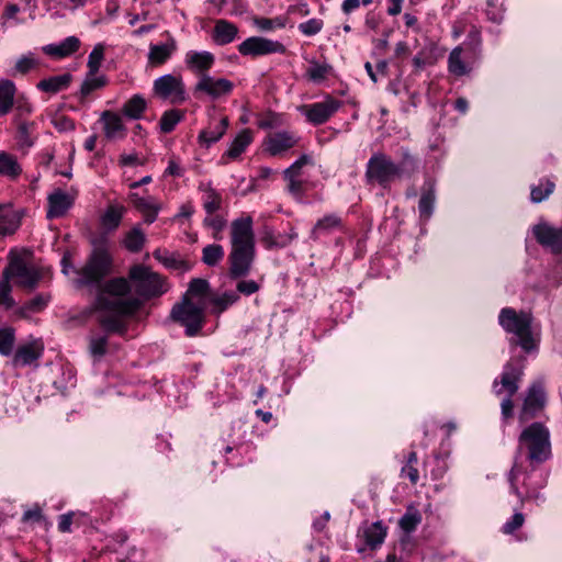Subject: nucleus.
Wrapping results in <instances>:
<instances>
[{
	"instance_id": "20",
	"label": "nucleus",
	"mask_w": 562,
	"mask_h": 562,
	"mask_svg": "<svg viewBox=\"0 0 562 562\" xmlns=\"http://www.w3.org/2000/svg\"><path fill=\"white\" fill-rule=\"evenodd\" d=\"M130 200L133 205L144 215L145 222L151 224L155 222L160 204L153 198H140L136 193L130 194Z\"/></svg>"
},
{
	"instance_id": "32",
	"label": "nucleus",
	"mask_w": 562,
	"mask_h": 562,
	"mask_svg": "<svg viewBox=\"0 0 562 562\" xmlns=\"http://www.w3.org/2000/svg\"><path fill=\"white\" fill-rule=\"evenodd\" d=\"M228 126V119L223 117L213 130L202 131L199 135V143L202 146L209 147L217 142L225 133Z\"/></svg>"
},
{
	"instance_id": "6",
	"label": "nucleus",
	"mask_w": 562,
	"mask_h": 562,
	"mask_svg": "<svg viewBox=\"0 0 562 562\" xmlns=\"http://www.w3.org/2000/svg\"><path fill=\"white\" fill-rule=\"evenodd\" d=\"M111 258L102 248H97L91 254L87 263L77 270L78 279L75 281L78 286L98 284L110 273Z\"/></svg>"
},
{
	"instance_id": "40",
	"label": "nucleus",
	"mask_w": 562,
	"mask_h": 562,
	"mask_svg": "<svg viewBox=\"0 0 562 562\" xmlns=\"http://www.w3.org/2000/svg\"><path fill=\"white\" fill-rule=\"evenodd\" d=\"M224 258V249L221 245H207L202 250V261L210 267L216 266Z\"/></svg>"
},
{
	"instance_id": "64",
	"label": "nucleus",
	"mask_w": 562,
	"mask_h": 562,
	"mask_svg": "<svg viewBox=\"0 0 562 562\" xmlns=\"http://www.w3.org/2000/svg\"><path fill=\"white\" fill-rule=\"evenodd\" d=\"M54 125L59 131H71L75 127V124L71 120L65 116H59L54 120Z\"/></svg>"
},
{
	"instance_id": "49",
	"label": "nucleus",
	"mask_w": 562,
	"mask_h": 562,
	"mask_svg": "<svg viewBox=\"0 0 562 562\" xmlns=\"http://www.w3.org/2000/svg\"><path fill=\"white\" fill-rule=\"evenodd\" d=\"M14 344V331L11 328L0 329V353L9 356Z\"/></svg>"
},
{
	"instance_id": "26",
	"label": "nucleus",
	"mask_w": 562,
	"mask_h": 562,
	"mask_svg": "<svg viewBox=\"0 0 562 562\" xmlns=\"http://www.w3.org/2000/svg\"><path fill=\"white\" fill-rule=\"evenodd\" d=\"M238 33L235 24L227 20H217L213 31V40L218 45H226L233 42Z\"/></svg>"
},
{
	"instance_id": "3",
	"label": "nucleus",
	"mask_w": 562,
	"mask_h": 562,
	"mask_svg": "<svg viewBox=\"0 0 562 562\" xmlns=\"http://www.w3.org/2000/svg\"><path fill=\"white\" fill-rule=\"evenodd\" d=\"M205 306L204 300L182 299L181 302L173 305L170 318L186 327V334L189 337L195 336L204 324Z\"/></svg>"
},
{
	"instance_id": "17",
	"label": "nucleus",
	"mask_w": 562,
	"mask_h": 562,
	"mask_svg": "<svg viewBox=\"0 0 562 562\" xmlns=\"http://www.w3.org/2000/svg\"><path fill=\"white\" fill-rule=\"evenodd\" d=\"M521 373L522 372L519 367L507 363L501 376L502 387L497 389L498 383L497 381L494 382L495 393L499 395L502 391L505 390L508 393V396L512 397L519 389L518 381Z\"/></svg>"
},
{
	"instance_id": "56",
	"label": "nucleus",
	"mask_w": 562,
	"mask_h": 562,
	"mask_svg": "<svg viewBox=\"0 0 562 562\" xmlns=\"http://www.w3.org/2000/svg\"><path fill=\"white\" fill-rule=\"evenodd\" d=\"M20 12V8L18 4L8 3L1 14L0 24L2 27L7 26V22L11 19H15L18 13Z\"/></svg>"
},
{
	"instance_id": "31",
	"label": "nucleus",
	"mask_w": 562,
	"mask_h": 562,
	"mask_svg": "<svg viewBox=\"0 0 562 562\" xmlns=\"http://www.w3.org/2000/svg\"><path fill=\"white\" fill-rule=\"evenodd\" d=\"M363 536L367 546L375 549L383 543L386 537V528L380 521H376L364 528Z\"/></svg>"
},
{
	"instance_id": "58",
	"label": "nucleus",
	"mask_w": 562,
	"mask_h": 562,
	"mask_svg": "<svg viewBox=\"0 0 562 562\" xmlns=\"http://www.w3.org/2000/svg\"><path fill=\"white\" fill-rule=\"evenodd\" d=\"M299 173H291L289 177H284V179L289 182L288 189L294 195H300L303 189V184L300 180H297Z\"/></svg>"
},
{
	"instance_id": "24",
	"label": "nucleus",
	"mask_w": 562,
	"mask_h": 562,
	"mask_svg": "<svg viewBox=\"0 0 562 562\" xmlns=\"http://www.w3.org/2000/svg\"><path fill=\"white\" fill-rule=\"evenodd\" d=\"M342 227L341 218L336 214H328L319 218L311 232V238L317 240L323 235L331 234Z\"/></svg>"
},
{
	"instance_id": "36",
	"label": "nucleus",
	"mask_w": 562,
	"mask_h": 562,
	"mask_svg": "<svg viewBox=\"0 0 562 562\" xmlns=\"http://www.w3.org/2000/svg\"><path fill=\"white\" fill-rule=\"evenodd\" d=\"M38 65V60L36 59L35 55L33 53H27L22 56H20L12 70L11 76L16 75H26L29 71H31L33 68H35Z\"/></svg>"
},
{
	"instance_id": "57",
	"label": "nucleus",
	"mask_w": 562,
	"mask_h": 562,
	"mask_svg": "<svg viewBox=\"0 0 562 562\" xmlns=\"http://www.w3.org/2000/svg\"><path fill=\"white\" fill-rule=\"evenodd\" d=\"M259 290V284L254 280H243L237 283V293L251 295Z\"/></svg>"
},
{
	"instance_id": "8",
	"label": "nucleus",
	"mask_w": 562,
	"mask_h": 562,
	"mask_svg": "<svg viewBox=\"0 0 562 562\" xmlns=\"http://www.w3.org/2000/svg\"><path fill=\"white\" fill-rule=\"evenodd\" d=\"M3 274L9 279H16V284L26 290H33L42 276L40 271L22 258L15 256L11 259L9 266L3 270Z\"/></svg>"
},
{
	"instance_id": "63",
	"label": "nucleus",
	"mask_w": 562,
	"mask_h": 562,
	"mask_svg": "<svg viewBox=\"0 0 562 562\" xmlns=\"http://www.w3.org/2000/svg\"><path fill=\"white\" fill-rule=\"evenodd\" d=\"M402 475L407 476L413 484H416L419 479L418 470L411 464H405L402 468Z\"/></svg>"
},
{
	"instance_id": "42",
	"label": "nucleus",
	"mask_w": 562,
	"mask_h": 562,
	"mask_svg": "<svg viewBox=\"0 0 562 562\" xmlns=\"http://www.w3.org/2000/svg\"><path fill=\"white\" fill-rule=\"evenodd\" d=\"M239 300V295L236 291H227L222 295L215 296L212 300L214 305V312L220 314L224 312L226 308L235 304Z\"/></svg>"
},
{
	"instance_id": "51",
	"label": "nucleus",
	"mask_w": 562,
	"mask_h": 562,
	"mask_svg": "<svg viewBox=\"0 0 562 562\" xmlns=\"http://www.w3.org/2000/svg\"><path fill=\"white\" fill-rule=\"evenodd\" d=\"M519 473H520V468L517 464H514L508 473V482H509L510 492L519 498L521 504H524L527 497H525L520 493V491L516 484V480H517Z\"/></svg>"
},
{
	"instance_id": "1",
	"label": "nucleus",
	"mask_w": 562,
	"mask_h": 562,
	"mask_svg": "<svg viewBox=\"0 0 562 562\" xmlns=\"http://www.w3.org/2000/svg\"><path fill=\"white\" fill-rule=\"evenodd\" d=\"M130 282L124 278H115L100 288L94 311L100 325L109 333H123L125 329L124 316L132 315L142 305V302L127 296L131 286L143 299H151L166 293L169 285L166 279L143 265H135L130 269Z\"/></svg>"
},
{
	"instance_id": "34",
	"label": "nucleus",
	"mask_w": 562,
	"mask_h": 562,
	"mask_svg": "<svg viewBox=\"0 0 562 562\" xmlns=\"http://www.w3.org/2000/svg\"><path fill=\"white\" fill-rule=\"evenodd\" d=\"M21 172L22 168L14 156L5 151H0V173L11 179H15Z\"/></svg>"
},
{
	"instance_id": "25",
	"label": "nucleus",
	"mask_w": 562,
	"mask_h": 562,
	"mask_svg": "<svg viewBox=\"0 0 562 562\" xmlns=\"http://www.w3.org/2000/svg\"><path fill=\"white\" fill-rule=\"evenodd\" d=\"M296 140L293 135L281 132L272 134L267 139V150L272 155H279L295 145Z\"/></svg>"
},
{
	"instance_id": "19",
	"label": "nucleus",
	"mask_w": 562,
	"mask_h": 562,
	"mask_svg": "<svg viewBox=\"0 0 562 562\" xmlns=\"http://www.w3.org/2000/svg\"><path fill=\"white\" fill-rule=\"evenodd\" d=\"M436 201V183L432 179H427L422 188V194L418 203L419 215L423 220L430 218L434 212Z\"/></svg>"
},
{
	"instance_id": "2",
	"label": "nucleus",
	"mask_w": 562,
	"mask_h": 562,
	"mask_svg": "<svg viewBox=\"0 0 562 562\" xmlns=\"http://www.w3.org/2000/svg\"><path fill=\"white\" fill-rule=\"evenodd\" d=\"M256 255L252 218L241 216L231 223L229 274L237 279L250 272Z\"/></svg>"
},
{
	"instance_id": "23",
	"label": "nucleus",
	"mask_w": 562,
	"mask_h": 562,
	"mask_svg": "<svg viewBox=\"0 0 562 562\" xmlns=\"http://www.w3.org/2000/svg\"><path fill=\"white\" fill-rule=\"evenodd\" d=\"M126 212V207L119 203H110L101 216V225L106 232L115 231Z\"/></svg>"
},
{
	"instance_id": "9",
	"label": "nucleus",
	"mask_w": 562,
	"mask_h": 562,
	"mask_svg": "<svg viewBox=\"0 0 562 562\" xmlns=\"http://www.w3.org/2000/svg\"><path fill=\"white\" fill-rule=\"evenodd\" d=\"M340 101L327 97L325 100L312 104H303L297 109L314 125L327 122L339 109Z\"/></svg>"
},
{
	"instance_id": "59",
	"label": "nucleus",
	"mask_w": 562,
	"mask_h": 562,
	"mask_svg": "<svg viewBox=\"0 0 562 562\" xmlns=\"http://www.w3.org/2000/svg\"><path fill=\"white\" fill-rule=\"evenodd\" d=\"M311 162V157L307 155H303L300 157L294 164H292L289 168L284 170V177L291 176V173H299L303 166Z\"/></svg>"
},
{
	"instance_id": "10",
	"label": "nucleus",
	"mask_w": 562,
	"mask_h": 562,
	"mask_svg": "<svg viewBox=\"0 0 562 562\" xmlns=\"http://www.w3.org/2000/svg\"><path fill=\"white\" fill-rule=\"evenodd\" d=\"M155 93L171 103L182 102L184 97V85L180 76L165 75L154 81Z\"/></svg>"
},
{
	"instance_id": "13",
	"label": "nucleus",
	"mask_w": 562,
	"mask_h": 562,
	"mask_svg": "<svg viewBox=\"0 0 562 562\" xmlns=\"http://www.w3.org/2000/svg\"><path fill=\"white\" fill-rule=\"evenodd\" d=\"M233 82L225 78H214L207 74H202L194 87V93H205L212 99H218L227 95L233 90Z\"/></svg>"
},
{
	"instance_id": "53",
	"label": "nucleus",
	"mask_w": 562,
	"mask_h": 562,
	"mask_svg": "<svg viewBox=\"0 0 562 562\" xmlns=\"http://www.w3.org/2000/svg\"><path fill=\"white\" fill-rule=\"evenodd\" d=\"M322 27L323 21L318 19H311L299 25V30L307 36L317 34L322 30Z\"/></svg>"
},
{
	"instance_id": "22",
	"label": "nucleus",
	"mask_w": 562,
	"mask_h": 562,
	"mask_svg": "<svg viewBox=\"0 0 562 562\" xmlns=\"http://www.w3.org/2000/svg\"><path fill=\"white\" fill-rule=\"evenodd\" d=\"M177 49L176 41L170 38L165 44L150 45L148 53V61L153 66L165 64Z\"/></svg>"
},
{
	"instance_id": "21",
	"label": "nucleus",
	"mask_w": 562,
	"mask_h": 562,
	"mask_svg": "<svg viewBox=\"0 0 562 562\" xmlns=\"http://www.w3.org/2000/svg\"><path fill=\"white\" fill-rule=\"evenodd\" d=\"M80 47V40L76 36H68L59 44H49L43 47V52L55 58H65L77 52Z\"/></svg>"
},
{
	"instance_id": "30",
	"label": "nucleus",
	"mask_w": 562,
	"mask_h": 562,
	"mask_svg": "<svg viewBox=\"0 0 562 562\" xmlns=\"http://www.w3.org/2000/svg\"><path fill=\"white\" fill-rule=\"evenodd\" d=\"M15 85L9 79L0 81V115L8 114L14 105Z\"/></svg>"
},
{
	"instance_id": "16",
	"label": "nucleus",
	"mask_w": 562,
	"mask_h": 562,
	"mask_svg": "<svg viewBox=\"0 0 562 562\" xmlns=\"http://www.w3.org/2000/svg\"><path fill=\"white\" fill-rule=\"evenodd\" d=\"M184 61L188 68L198 74L200 78L202 74H206L212 68L215 57L212 53L206 50H190L186 54Z\"/></svg>"
},
{
	"instance_id": "54",
	"label": "nucleus",
	"mask_w": 562,
	"mask_h": 562,
	"mask_svg": "<svg viewBox=\"0 0 562 562\" xmlns=\"http://www.w3.org/2000/svg\"><path fill=\"white\" fill-rule=\"evenodd\" d=\"M11 211L0 205V234L7 235L12 233L13 231L9 228V224L11 223Z\"/></svg>"
},
{
	"instance_id": "12",
	"label": "nucleus",
	"mask_w": 562,
	"mask_h": 562,
	"mask_svg": "<svg viewBox=\"0 0 562 562\" xmlns=\"http://www.w3.org/2000/svg\"><path fill=\"white\" fill-rule=\"evenodd\" d=\"M532 232L541 246L549 248L553 254L562 252V225L554 227L541 222L533 226Z\"/></svg>"
},
{
	"instance_id": "62",
	"label": "nucleus",
	"mask_w": 562,
	"mask_h": 562,
	"mask_svg": "<svg viewBox=\"0 0 562 562\" xmlns=\"http://www.w3.org/2000/svg\"><path fill=\"white\" fill-rule=\"evenodd\" d=\"M19 143L22 147H30L32 142L29 136V126L26 123H21L18 131Z\"/></svg>"
},
{
	"instance_id": "61",
	"label": "nucleus",
	"mask_w": 562,
	"mask_h": 562,
	"mask_svg": "<svg viewBox=\"0 0 562 562\" xmlns=\"http://www.w3.org/2000/svg\"><path fill=\"white\" fill-rule=\"evenodd\" d=\"M46 302L47 300L43 295H37L25 304L24 310L30 312H38L46 305Z\"/></svg>"
},
{
	"instance_id": "33",
	"label": "nucleus",
	"mask_w": 562,
	"mask_h": 562,
	"mask_svg": "<svg viewBox=\"0 0 562 562\" xmlns=\"http://www.w3.org/2000/svg\"><path fill=\"white\" fill-rule=\"evenodd\" d=\"M146 106L147 103L145 99L139 94H135L127 102H125L122 111L128 119L138 120L142 117Z\"/></svg>"
},
{
	"instance_id": "18",
	"label": "nucleus",
	"mask_w": 562,
	"mask_h": 562,
	"mask_svg": "<svg viewBox=\"0 0 562 562\" xmlns=\"http://www.w3.org/2000/svg\"><path fill=\"white\" fill-rule=\"evenodd\" d=\"M103 122L104 135L110 140L123 139L126 135V128L122 117L114 112L104 111L101 115Z\"/></svg>"
},
{
	"instance_id": "41",
	"label": "nucleus",
	"mask_w": 562,
	"mask_h": 562,
	"mask_svg": "<svg viewBox=\"0 0 562 562\" xmlns=\"http://www.w3.org/2000/svg\"><path fill=\"white\" fill-rule=\"evenodd\" d=\"M422 521L420 513L409 507L406 513L400 519V527L407 533L414 531Z\"/></svg>"
},
{
	"instance_id": "5",
	"label": "nucleus",
	"mask_w": 562,
	"mask_h": 562,
	"mask_svg": "<svg viewBox=\"0 0 562 562\" xmlns=\"http://www.w3.org/2000/svg\"><path fill=\"white\" fill-rule=\"evenodd\" d=\"M521 446H526L532 461L542 462L550 454L549 430L540 423L527 427L519 437Z\"/></svg>"
},
{
	"instance_id": "11",
	"label": "nucleus",
	"mask_w": 562,
	"mask_h": 562,
	"mask_svg": "<svg viewBox=\"0 0 562 562\" xmlns=\"http://www.w3.org/2000/svg\"><path fill=\"white\" fill-rule=\"evenodd\" d=\"M238 52L245 56H261L273 53L282 54L285 52V47L280 42L260 36H252L239 44Z\"/></svg>"
},
{
	"instance_id": "15",
	"label": "nucleus",
	"mask_w": 562,
	"mask_h": 562,
	"mask_svg": "<svg viewBox=\"0 0 562 562\" xmlns=\"http://www.w3.org/2000/svg\"><path fill=\"white\" fill-rule=\"evenodd\" d=\"M544 403L543 387L539 383H535L530 386L528 394L525 398L524 406L520 413V420L524 422L542 408Z\"/></svg>"
},
{
	"instance_id": "27",
	"label": "nucleus",
	"mask_w": 562,
	"mask_h": 562,
	"mask_svg": "<svg viewBox=\"0 0 562 562\" xmlns=\"http://www.w3.org/2000/svg\"><path fill=\"white\" fill-rule=\"evenodd\" d=\"M42 346L36 342L21 346L13 358L14 366H27L37 360L42 355Z\"/></svg>"
},
{
	"instance_id": "60",
	"label": "nucleus",
	"mask_w": 562,
	"mask_h": 562,
	"mask_svg": "<svg viewBox=\"0 0 562 562\" xmlns=\"http://www.w3.org/2000/svg\"><path fill=\"white\" fill-rule=\"evenodd\" d=\"M154 257L158 259L167 268H179L186 266L184 262L178 261L173 257H162L159 250L154 252Z\"/></svg>"
},
{
	"instance_id": "52",
	"label": "nucleus",
	"mask_w": 562,
	"mask_h": 562,
	"mask_svg": "<svg viewBox=\"0 0 562 562\" xmlns=\"http://www.w3.org/2000/svg\"><path fill=\"white\" fill-rule=\"evenodd\" d=\"M204 224L211 227L214 231L213 237L215 239H221V232L225 227V220L222 216H207L204 220Z\"/></svg>"
},
{
	"instance_id": "45",
	"label": "nucleus",
	"mask_w": 562,
	"mask_h": 562,
	"mask_svg": "<svg viewBox=\"0 0 562 562\" xmlns=\"http://www.w3.org/2000/svg\"><path fill=\"white\" fill-rule=\"evenodd\" d=\"M554 190V183L546 180L541 181L538 186H533L531 188V201L535 203L542 202L546 200Z\"/></svg>"
},
{
	"instance_id": "48",
	"label": "nucleus",
	"mask_w": 562,
	"mask_h": 562,
	"mask_svg": "<svg viewBox=\"0 0 562 562\" xmlns=\"http://www.w3.org/2000/svg\"><path fill=\"white\" fill-rule=\"evenodd\" d=\"M222 198L221 195L213 189L209 188L206 190L205 198L203 200L204 210L209 215H212L221 207Z\"/></svg>"
},
{
	"instance_id": "7",
	"label": "nucleus",
	"mask_w": 562,
	"mask_h": 562,
	"mask_svg": "<svg viewBox=\"0 0 562 562\" xmlns=\"http://www.w3.org/2000/svg\"><path fill=\"white\" fill-rule=\"evenodd\" d=\"M401 175L402 168L382 153L374 154L367 164L366 177L368 181L378 182L384 188Z\"/></svg>"
},
{
	"instance_id": "50",
	"label": "nucleus",
	"mask_w": 562,
	"mask_h": 562,
	"mask_svg": "<svg viewBox=\"0 0 562 562\" xmlns=\"http://www.w3.org/2000/svg\"><path fill=\"white\" fill-rule=\"evenodd\" d=\"M0 305L5 308H11L14 305V300L11 296L10 279L5 278L2 273V280L0 281Z\"/></svg>"
},
{
	"instance_id": "46",
	"label": "nucleus",
	"mask_w": 562,
	"mask_h": 562,
	"mask_svg": "<svg viewBox=\"0 0 562 562\" xmlns=\"http://www.w3.org/2000/svg\"><path fill=\"white\" fill-rule=\"evenodd\" d=\"M105 85L104 77H97L95 74L88 72L85 81L81 85L80 93L82 97L89 95L93 90H97Z\"/></svg>"
},
{
	"instance_id": "35",
	"label": "nucleus",
	"mask_w": 562,
	"mask_h": 562,
	"mask_svg": "<svg viewBox=\"0 0 562 562\" xmlns=\"http://www.w3.org/2000/svg\"><path fill=\"white\" fill-rule=\"evenodd\" d=\"M251 140H252L251 132L249 130L241 131L236 136V138L233 140L226 155L232 159H236L246 149V147L251 143Z\"/></svg>"
},
{
	"instance_id": "39",
	"label": "nucleus",
	"mask_w": 562,
	"mask_h": 562,
	"mask_svg": "<svg viewBox=\"0 0 562 562\" xmlns=\"http://www.w3.org/2000/svg\"><path fill=\"white\" fill-rule=\"evenodd\" d=\"M209 290V283L204 279H193L190 282L189 289L183 295V299L188 300H205V295Z\"/></svg>"
},
{
	"instance_id": "4",
	"label": "nucleus",
	"mask_w": 562,
	"mask_h": 562,
	"mask_svg": "<svg viewBox=\"0 0 562 562\" xmlns=\"http://www.w3.org/2000/svg\"><path fill=\"white\" fill-rule=\"evenodd\" d=\"M531 315L526 312L517 313L515 310L506 307L501 311L499 324L502 327L514 334L518 344L526 351L535 347V339L531 333Z\"/></svg>"
},
{
	"instance_id": "37",
	"label": "nucleus",
	"mask_w": 562,
	"mask_h": 562,
	"mask_svg": "<svg viewBox=\"0 0 562 562\" xmlns=\"http://www.w3.org/2000/svg\"><path fill=\"white\" fill-rule=\"evenodd\" d=\"M183 116L184 113L180 110L172 109L166 111L159 122L160 131L165 134L172 132Z\"/></svg>"
},
{
	"instance_id": "29",
	"label": "nucleus",
	"mask_w": 562,
	"mask_h": 562,
	"mask_svg": "<svg viewBox=\"0 0 562 562\" xmlns=\"http://www.w3.org/2000/svg\"><path fill=\"white\" fill-rule=\"evenodd\" d=\"M71 82V75L70 74H64L59 76L49 77L47 79H43L37 83V88L41 91L47 92V93H57L59 91H63L68 88V86Z\"/></svg>"
},
{
	"instance_id": "47",
	"label": "nucleus",
	"mask_w": 562,
	"mask_h": 562,
	"mask_svg": "<svg viewBox=\"0 0 562 562\" xmlns=\"http://www.w3.org/2000/svg\"><path fill=\"white\" fill-rule=\"evenodd\" d=\"M104 57L103 44H97L88 58V68L90 74H97L101 67Z\"/></svg>"
},
{
	"instance_id": "44",
	"label": "nucleus",
	"mask_w": 562,
	"mask_h": 562,
	"mask_svg": "<svg viewBox=\"0 0 562 562\" xmlns=\"http://www.w3.org/2000/svg\"><path fill=\"white\" fill-rule=\"evenodd\" d=\"M108 337L91 335L89 338V352L94 359H100L106 353Z\"/></svg>"
},
{
	"instance_id": "43",
	"label": "nucleus",
	"mask_w": 562,
	"mask_h": 562,
	"mask_svg": "<svg viewBox=\"0 0 562 562\" xmlns=\"http://www.w3.org/2000/svg\"><path fill=\"white\" fill-rule=\"evenodd\" d=\"M330 70L331 67L327 64H318L316 61H312L311 66L306 70V76L311 81L319 83L327 78Z\"/></svg>"
},
{
	"instance_id": "14",
	"label": "nucleus",
	"mask_w": 562,
	"mask_h": 562,
	"mask_svg": "<svg viewBox=\"0 0 562 562\" xmlns=\"http://www.w3.org/2000/svg\"><path fill=\"white\" fill-rule=\"evenodd\" d=\"M75 196V193H68L60 189L54 190L47 198V217L57 218L64 216L72 206Z\"/></svg>"
},
{
	"instance_id": "38",
	"label": "nucleus",
	"mask_w": 562,
	"mask_h": 562,
	"mask_svg": "<svg viewBox=\"0 0 562 562\" xmlns=\"http://www.w3.org/2000/svg\"><path fill=\"white\" fill-rule=\"evenodd\" d=\"M145 243V234L143 231L135 226L130 232L126 233L124 238V246L133 252H137L142 249Z\"/></svg>"
},
{
	"instance_id": "28",
	"label": "nucleus",
	"mask_w": 562,
	"mask_h": 562,
	"mask_svg": "<svg viewBox=\"0 0 562 562\" xmlns=\"http://www.w3.org/2000/svg\"><path fill=\"white\" fill-rule=\"evenodd\" d=\"M463 48L461 46L454 47L448 57V70L457 77L468 75L471 71V66L462 57Z\"/></svg>"
},
{
	"instance_id": "55",
	"label": "nucleus",
	"mask_w": 562,
	"mask_h": 562,
	"mask_svg": "<svg viewBox=\"0 0 562 562\" xmlns=\"http://www.w3.org/2000/svg\"><path fill=\"white\" fill-rule=\"evenodd\" d=\"M524 521H525L524 515L521 513H516V514H514L512 519L503 526V531L508 535L513 533L515 530H517L518 528H520L522 526Z\"/></svg>"
}]
</instances>
